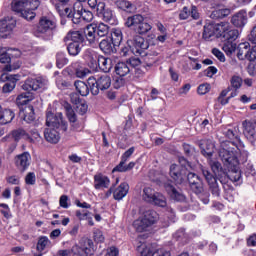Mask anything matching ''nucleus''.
Instances as JSON below:
<instances>
[{
    "label": "nucleus",
    "mask_w": 256,
    "mask_h": 256,
    "mask_svg": "<svg viewBox=\"0 0 256 256\" xmlns=\"http://www.w3.org/2000/svg\"><path fill=\"white\" fill-rule=\"evenodd\" d=\"M74 86L77 93L82 97H87V95H89V86L85 82L77 80L75 81Z\"/></svg>",
    "instance_id": "a19ab883"
},
{
    "label": "nucleus",
    "mask_w": 256,
    "mask_h": 256,
    "mask_svg": "<svg viewBox=\"0 0 256 256\" xmlns=\"http://www.w3.org/2000/svg\"><path fill=\"white\" fill-rule=\"evenodd\" d=\"M15 165L20 171H27L31 165V154L24 152L15 158Z\"/></svg>",
    "instance_id": "a211bd4d"
},
{
    "label": "nucleus",
    "mask_w": 256,
    "mask_h": 256,
    "mask_svg": "<svg viewBox=\"0 0 256 256\" xmlns=\"http://www.w3.org/2000/svg\"><path fill=\"white\" fill-rule=\"evenodd\" d=\"M142 199L146 203H152V205H156L157 207H167V198L163 194L155 192L151 187H145L143 189Z\"/></svg>",
    "instance_id": "39448f33"
},
{
    "label": "nucleus",
    "mask_w": 256,
    "mask_h": 256,
    "mask_svg": "<svg viewBox=\"0 0 256 256\" xmlns=\"http://www.w3.org/2000/svg\"><path fill=\"white\" fill-rule=\"evenodd\" d=\"M109 35V27L105 23L96 25V37H106Z\"/></svg>",
    "instance_id": "09e8293b"
},
{
    "label": "nucleus",
    "mask_w": 256,
    "mask_h": 256,
    "mask_svg": "<svg viewBox=\"0 0 256 256\" xmlns=\"http://www.w3.org/2000/svg\"><path fill=\"white\" fill-rule=\"evenodd\" d=\"M97 24H89L84 28V37L88 41L89 45H95L98 43L99 38L97 37Z\"/></svg>",
    "instance_id": "f3484780"
},
{
    "label": "nucleus",
    "mask_w": 256,
    "mask_h": 256,
    "mask_svg": "<svg viewBox=\"0 0 256 256\" xmlns=\"http://www.w3.org/2000/svg\"><path fill=\"white\" fill-rule=\"evenodd\" d=\"M124 160H121L120 163L113 168L112 173H127V164Z\"/></svg>",
    "instance_id": "4d7b16f0"
},
{
    "label": "nucleus",
    "mask_w": 256,
    "mask_h": 256,
    "mask_svg": "<svg viewBox=\"0 0 256 256\" xmlns=\"http://www.w3.org/2000/svg\"><path fill=\"white\" fill-rule=\"evenodd\" d=\"M58 2L52 1V5H54V8L59 13V15H63V7L69 3V0H57Z\"/></svg>",
    "instance_id": "5fc2aeb1"
},
{
    "label": "nucleus",
    "mask_w": 256,
    "mask_h": 256,
    "mask_svg": "<svg viewBox=\"0 0 256 256\" xmlns=\"http://www.w3.org/2000/svg\"><path fill=\"white\" fill-rule=\"evenodd\" d=\"M111 41L113 47H119L121 45V41H123V32H121V29L114 28L111 30Z\"/></svg>",
    "instance_id": "4c0bfd02"
},
{
    "label": "nucleus",
    "mask_w": 256,
    "mask_h": 256,
    "mask_svg": "<svg viewBox=\"0 0 256 256\" xmlns=\"http://www.w3.org/2000/svg\"><path fill=\"white\" fill-rule=\"evenodd\" d=\"M99 47L103 53H112L113 52V42L109 41L108 39H103L99 43Z\"/></svg>",
    "instance_id": "8fccbe9b"
},
{
    "label": "nucleus",
    "mask_w": 256,
    "mask_h": 256,
    "mask_svg": "<svg viewBox=\"0 0 256 256\" xmlns=\"http://www.w3.org/2000/svg\"><path fill=\"white\" fill-rule=\"evenodd\" d=\"M244 137L250 142L255 143L256 141V121L245 120L242 122Z\"/></svg>",
    "instance_id": "9b49d317"
},
{
    "label": "nucleus",
    "mask_w": 256,
    "mask_h": 256,
    "mask_svg": "<svg viewBox=\"0 0 256 256\" xmlns=\"http://www.w3.org/2000/svg\"><path fill=\"white\" fill-rule=\"evenodd\" d=\"M47 87V80L42 77L28 78L22 85L23 91H39V89H45Z\"/></svg>",
    "instance_id": "1a4fd4ad"
},
{
    "label": "nucleus",
    "mask_w": 256,
    "mask_h": 256,
    "mask_svg": "<svg viewBox=\"0 0 256 256\" xmlns=\"http://www.w3.org/2000/svg\"><path fill=\"white\" fill-rule=\"evenodd\" d=\"M231 86L234 89H241V85H243V79L239 76H233L230 80Z\"/></svg>",
    "instance_id": "bf43d9fd"
},
{
    "label": "nucleus",
    "mask_w": 256,
    "mask_h": 256,
    "mask_svg": "<svg viewBox=\"0 0 256 256\" xmlns=\"http://www.w3.org/2000/svg\"><path fill=\"white\" fill-rule=\"evenodd\" d=\"M215 31H217V28H215V24L208 23L204 25V31H203V39L205 41H209L213 35H215Z\"/></svg>",
    "instance_id": "79ce46f5"
},
{
    "label": "nucleus",
    "mask_w": 256,
    "mask_h": 256,
    "mask_svg": "<svg viewBox=\"0 0 256 256\" xmlns=\"http://www.w3.org/2000/svg\"><path fill=\"white\" fill-rule=\"evenodd\" d=\"M127 45L133 55H143L146 49H149V43L137 34L133 38H128Z\"/></svg>",
    "instance_id": "423d86ee"
},
{
    "label": "nucleus",
    "mask_w": 256,
    "mask_h": 256,
    "mask_svg": "<svg viewBox=\"0 0 256 256\" xmlns=\"http://www.w3.org/2000/svg\"><path fill=\"white\" fill-rule=\"evenodd\" d=\"M144 18L145 17L141 14H134L126 19L125 26L136 31V29L141 25V22L144 21Z\"/></svg>",
    "instance_id": "cd10ccee"
},
{
    "label": "nucleus",
    "mask_w": 256,
    "mask_h": 256,
    "mask_svg": "<svg viewBox=\"0 0 256 256\" xmlns=\"http://www.w3.org/2000/svg\"><path fill=\"white\" fill-rule=\"evenodd\" d=\"M151 29H153V26H151V24H149L145 20H142L140 25H138V27L136 28L135 31L139 35H145V34L149 33V31H151Z\"/></svg>",
    "instance_id": "49530a36"
},
{
    "label": "nucleus",
    "mask_w": 256,
    "mask_h": 256,
    "mask_svg": "<svg viewBox=\"0 0 256 256\" xmlns=\"http://www.w3.org/2000/svg\"><path fill=\"white\" fill-rule=\"evenodd\" d=\"M190 188L194 193H201L203 191V181L197 174L188 173L186 174Z\"/></svg>",
    "instance_id": "dca6fc26"
},
{
    "label": "nucleus",
    "mask_w": 256,
    "mask_h": 256,
    "mask_svg": "<svg viewBox=\"0 0 256 256\" xmlns=\"http://www.w3.org/2000/svg\"><path fill=\"white\" fill-rule=\"evenodd\" d=\"M198 94L199 95H207L209 91H211V85L209 84H201L198 86Z\"/></svg>",
    "instance_id": "e2e57ef3"
},
{
    "label": "nucleus",
    "mask_w": 256,
    "mask_h": 256,
    "mask_svg": "<svg viewBox=\"0 0 256 256\" xmlns=\"http://www.w3.org/2000/svg\"><path fill=\"white\" fill-rule=\"evenodd\" d=\"M88 5L90 9H93L96 13H101L102 9L105 7V2L101 0H88Z\"/></svg>",
    "instance_id": "de8ad7c7"
},
{
    "label": "nucleus",
    "mask_w": 256,
    "mask_h": 256,
    "mask_svg": "<svg viewBox=\"0 0 256 256\" xmlns=\"http://www.w3.org/2000/svg\"><path fill=\"white\" fill-rule=\"evenodd\" d=\"M20 15L27 21H32V19H35L36 14L33 12V10L26 8L23 12L20 13Z\"/></svg>",
    "instance_id": "13d9d810"
},
{
    "label": "nucleus",
    "mask_w": 256,
    "mask_h": 256,
    "mask_svg": "<svg viewBox=\"0 0 256 256\" xmlns=\"http://www.w3.org/2000/svg\"><path fill=\"white\" fill-rule=\"evenodd\" d=\"M246 59L248 61H255V59H256V46H253L252 48L249 49L248 55L246 56Z\"/></svg>",
    "instance_id": "338daca9"
},
{
    "label": "nucleus",
    "mask_w": 256,
    "mask_h": 256,
    "mask_svg": "<svg viewBox=\"0 0 256 256\" xmlns=\"http://www.w3.org/2000/svg\"><path fill=\"white\" fill-rule=\"evenodd\" d=\"M71 253L78 256H88L89 254L83 249L80 244H75L71 249Z\"/></svg>",
    "instance_id": "6e6d98bb"
},
{
    "label": "nucleus",
    "mask_w": 256,
    "mask_h": 256,
    "mask_svg": "<svg viewBox=\"0 0 256 256\" xmlns=\"http://www.w3.org/2000/svg\"><path fill=\"white\" fill-rule=\"evenodd\" d=\"M44 137L48 143H59V139H61L59 132L55 128H47L44 131Z\"/></svg>",
    "instance_id": "2f4dec72"
},
{
    "label": "nucleus",
    "mask_w": 256,
    "mask_h": 256,
    "mask_svg": "<svg viewBox=\"0 0 256 256\" xmlns=\"http://www.w3.org/2000/svg\"><path fill=\"white\" fill-rule=\"evenodd\" d=\"M11 57L5 49H0V63H9Z\"/></svg>",
    "instance_id": "69168bd1"
},
{
    "label": "nucleus",
    "mask_w": 256,
    "mask_h": 256,
    "mask_svg": "<svg viewBox=\"0 0 256 256\" xmlns=\"http://www.w3.org/2000/svg\"><path fill=\"white\" fill-rule=\"evenodd\" d=\"M24 121H26L27 123L35 121V110L33 109V106H28L25 108Z\"/></svg>",
    "instance_id": "603ef678"
},
{
    "label": "nucleus",
    "mask_w": 256,
    "mask_h": 256,
    "mask_svg": "<svg viewBox=\"0 0 256 256\" xmlns=\"http://www.w3.org/2000/svg\"><path fill=\"white\" fill-rule=\"evenodd\" d=\"M64 109L66 111V115L70 123H73V124L77 123V114H75V110H73V107H71V104L69 103L64 104Z\"/></svg>",
    "instance_id": "a18cd8bd"
},
{
    "label": "nucleus",
    "mask_w": 256,
    "mask_h": 256,
    "mask_svg": "<svg viewBox=\"0 0 256 256\" xmlns=\"http://www.w3.org/2000/svg\"><path fill=\"white\" fill-rule=\"evenodd\" d=\"M67 63H69V60L65 57L64 53H58L56 55V65L58 69H63Z\"/></svg>",
    "instance_id": "864d4df0"
},
{
    "label": "nucleus",
    "mask_w": 256,
    "mask_h": 256,
    "mask_svg": "<svg viewBox=\"0 0 256 256\" xmlns=\"http://www.w3.org/2000/svg\"><path fill=\"white\" fill-rule=\"evenodd\" d=\"M59 205L62 207V209H69L71 207V202H69V196L62 195L59 199Z\"/></svg>",
    "instance_id": "052dcab7"
},
{
    "label": "nucleus",
    "mask_w": 256,
    "mask_h": 256,
    "mask_svg": "<svg viewBox=\"0 0 256 256\" xmlns=\"http://www.w3.org/2000/svg\"><path fill=\"white\" fill-rule=\"evenodd\" d=\"M76 217L79 219V221H88V225L93 227L95 223L93 222V216L91 215V212L85 211V210H77L76 211Z\"/></svg>",
    "instance_id": "58836bf2"
},
{
    "label": "nucleus",
    "mask_w": 256,
    "mask_h": 256,
    "mask_svg": "<svg viewBox=\"0 0 256 256\" xmlns=\"http://www.w3.org/2000/svg\"><path fill=\"white\" fill-rule=\"evenodd\" d=\"M49 247H51V240L47 236L39 237L36 245L37 252L33 253V256H43V251L49 249Z\"/></svg>",
    "instance_id": "5701e85b"
},
{
    "label": "nucleus",
    "mask_w": 256,
    "mask_h": 256,
    "mask_svg": "<svg viewBox=\"0 0 256 256\" xmlns=\"http://www.w3.org/2000/svg\"><path fill=\"white\" fill-rule=\"evenodd\" d=\"M27 5H29V2H27V0H14L12 2V11L21 14L25 10Z\"/></svg>",
    "instance_id": "37998d69"
},
{
    "label": "nucleus",
    "mask_w": 256,
    "mask_h": 256,
    "mask_svg": "<svg viewBox=\"0 0 256 256\" xmlns=\"http://www.w3.org/2000/svg\"><path fill=\"white\" fill-rule=\"evenodd\" d=\"M115 6L117 9H120V11H125L126 13H133V11H135V6L128 0H117Z\"/></svg>",
    "instance_id": "f704fd0d"
},
{
    "label": "nucleus",
    "mask_w": 256,
    "mask_h": 256,
    "mask_svg": "<svg viewBox=\"0 0 256 256\" xmlns=\"http://www.w3.org/2000/svg\"><path fill=\"white\" fill-rule=\"evenodd\" d=\"M209 165L220 183H226L227 179H229V175H227V172L223 170L221 164L218 161L209 160Z\"/></svg>",
    "instance_id": "2eb2a0df"
},
{
    "label": "nucleus",
    "mask_w": 256,
    "mask_h": 256,
    "mask_svg": "<svg viewBox=\"0 0 256 256\" xmlns=\"http://www.w3.org/2000/svg\"><path fill=\"white\" fill-rule=\"evenodd\" d=\"M250 47H251V44L249 42L240 43L238 45L237 57L238 59H240V61L247 59V55L249 54Z\"/></svg>",
    "instance_id": "c9c22d12"
},
{
    "label": "nucleus",
    "mask_w": 256,
    "mask_h": 256,
    "mask_svg": "<svg viewBox=\"0 0 256 256\" xmlns=\"http://www.w3.org/2000/svg\"><path fill=\"white\" fill-rule=\"evenodd\" d=\"M199 147L204 157L207 159H211V157H213V153H215V143H213L211 140L200 141Z\"/></svg>",
    "instance_id": "412c9836"
},
{
    "label": "nucleus",
    "mask_w": 256,
    "mask_h": 256,
    "mask_svg": "<svg viewBox=\"0 0 256 256\" xmlns=\"http://www.w3.org/2000/svg\"><path fill=\"white\" fill-rule=\"evenodd\" d=\"M46 125L47 127H53L54 129H61L62 131H67V122L63 120V113L61 112H58L56 114H53L52 112H47Z\"/></svg>",
    "instance_id": "0eeeda50"
},
{
    "label": "nucleus",
    "mask_w": 256,
    "mask_h": 256,
    "mask_svg": "<svg viewBox=\"0 0 256 256\" xmlns=\"http://www.w3.org/2000/svg\"><path fill=\"white\" fill-rule=\"evenodd\" d=\"M15 27H17V21L13 18H4L3 20H0V36L7 37V35H11Z\"/></svg>",
    "instance_id": "ddd939ff"
},
{
    "label": "nucleus",
    "mask_w": 256,
    "mask_h": 256,
    "mask_svg": "<svg viewBox=\"0 0 256 256\" xmlns=\"http://www.w3.org/2000/svg\"><path fill=\"white\" fill-rule=\"evenodd\" d=\"M152 256H171V252H169L163 248H160V249L155 250L152 253Z\"/></svg>",
    "instance_id": "774afa93"
},
{
    "label": "nucleus",
    "mask_w": 256,
    "mask_h": 256,
    "mask_svg": "<svg viewBox=\"0 0 256 256\" xmlns=\"http://www.w3.org/2000/svg\"><path fill=\"white\" fill-rule=\"evenodd\" d=\"M82 21H86L87 23H90V21H93V12L89 10H82Z\"/></svg>",
    "instance_id": "0e129e2a"
},
{
    "label": "nucleus",
    "mask_w": 256,
    "mask_h": 256,
    "mask_svg": "<svg viewBox=\"0 0 256 256\" xmlns=\"http://www.w3.org/2000/svg\"><path fill=\"white\" fill-rule=\"evenodd\" d=\"M83 5L81 3H75L73 8H65L64 13L74 25H79L82 19Z\"/></svg>",
    "instance_id": "9d476101"
},
{
    "label": "nucleus",
    "mask_w": 256,
    "mask_h": 256,
    "mask_svg": "<svg viewBox=\"0 0 256 256\" xmlns=\"http://www.w3.org/2000/svg\"><path fill=\"white\" fill-rule=\"evenodd\" d=\"M115 73L116 75H119V77H125L126 75H129V73H131V68L129 67V64H127V62H119L115 66Z\"/></svg>",
    "instance_id": "e433bc0d"
},
{
    "label": "nucleus",
    "mask_w": 256,
    "mask_h": 256,
    "mask_svg": "<svg viewBox=\"0 0 256 256\" xmlns=\"http://www.w3.org/2000/svg\"><path fill=\"white\" fill-rule=\"evenodd\" d=\"M219 157L228 171L231 181L237 183L241 181V170L239 169L240 163H246L247 152L241 151L239 147L235 146L233 142L223 143L219 150Z\"/></svg>",
    "instance_id": "f257e3e1"
},
{
    "label": "nucleus",
    "mask_w": 256,
    "mask_h": 256,
    "mask_svg": "<svg viewBox=\"0 0 256 256\" xmlns=\"http://www.w3.org/2000/svg\"><path fill=\"white\" fill-rule=\"evenodd\" d=\"M231 23L234 27H245V25H247V11L240 10L234 14L231 18Z\"/></svg>",
    "instance_id": "393cba45"
},
{
    "label": "nucleus",
    "mask_w": 256,
    "mask_h": 256,
    "mask_svg": "<svg viewBox=\"0 0 256 256\" xmlns=\"http://www.w3.org/2000/svg\"><path fill=\"white\" fill-rule=\"evenodd\" d=\"M109 193H113V197L116 201H121V199L127 197V193H129V184L127 182H123L116 189L111 187L109 189Z\"/></svg>",
    "instance_id": "aec40b11"
},
{
    "label": "nucleus",
    "mask_w": 256,
    "mask_h": 256,
    "mask_svg": "<svg viewBox=\"0 0 256 256\" xmlns=\"http://www.w3.org/2000/svg\"><path fill=\"white\" fill-rule=\"evenodd\" d=\"M82 249L89 255L91 253V247H93V240L89 238H82L79 243Z\"/></svg>",
    "instance_id": "3c124183"
},
{
    "label": "nucleus",
    "mask_w": 256,
    "mask_h": 256,
    "mask_svg": "<svg viewBox=\"0 0 256 256\" xmlns=\"http://www.w3.org/2000/svg\"><path fill=\"white\" fill-rule=\"evenodd\" d=\"M111 183L109 177L103 174H97L94 176V187L95 189H107Z\"/></svg>",
    "instance_id": "c85d7f7f"
},
{
    "label": "nucleus",
    "mask_w": 256,
    "mask_h": 256,
    "mask_svg": "<svg viewBox=\"0 0 256 256\" xmlns=\"http://www.w3.org/2000/svg\"><path fill=\"white\" fill-rule=\"evenodd\" d=\"M229 15H231V9L218 8L212 11L210 17L211 19H223L224 17H229Z\"/></svg>",
    "instance_id": "ea45409f"
},
{
    "label": "nucleus",
    "mask_w": 256,
    "mask_h": 256,
    "mask_svg": "<svg viewBox=\"0 0 256 256\" xmlns=\"http://www.w3.org/2000/svg\"><path fill=\"white\" fill-rule=\"evenodd\" d=\"M92 95H97L99 91H107L111 87V76L105 74L102 76H90L87 80Z\"/></svg>",
    "instance_id": "7ed1b4c3"
},
{
    "label": "nucleus",
    "mask_w": 256,
    "mask_h": 256,
    "mask_svg": "<svg viewBox=\"0 0 256 256\" xmlns=\"http://www.w3.org/2000/svg\"><path fill=\"white\" fill-rule=\"evenodd\" d=\"M138 253H140L141 256H153V253H155V250L153 249V244L143 242L137 247Z\"/></svg>",
    "instance_id": "72a5a7b5"
},
{
    "label": "nucleus",
    "mask_w": 256,
    "mask_h": 256,
    "mask_svg": "<svg viewBox=\"0 0 256 256\" xmlns=\"http://www.w3.org/2000/svg\"><path fill=\"white\" fill-rule=\"evenodd\" d=\"M33 99H35V96L33 95V93L27 91L17 96L16 104L18 105V107H21L23 105H27L29 101H33Z\"/></svg>",
    "instance_id": "473e14b6"
},
{
    "label": "nucleus",
    "mask_w": 256,
    "mask_h": 256,
    "mask_svg": "<svg viewBox=\"0 0 256 256\" xmlns=\"http://www.w3.org/2000/svg\"><path fill=\"white\" fill-rule=\"evenodd\" d=\"M15 119V112L11 109L0 108V125H7Z\"/></svg>",
    "instance_id": "7c9ffc66"
},
{
    "label": "nucleus",
    "mask_w": 256,
    "mask_h": 256,
    "mask_svg": "<svg viewBox=\"0 0 256 256\" xmlns=\"http://www.w3.org/2000/svg\"><path fill=\"white\" fill-rule=\"evenodd\" d=\"M201 171L211 189L212 195H215V197H219L221 190H219V184H217V178H215L213 174H211V172H209V170L205 167H202Z\"/></svg>",
    "instance_id": "f8f14e48"
},
{
    "label": "nucleus",
    "mask_w": 256,
    "mask_h": 256,
    "mask_svg": "<svg viewBox=\"0 0 256 256\" xmlns=\"http://www.w3.org/2000/svg\"><path fill=\"white\" fill-rule=\"evenodd\" d=\"M37 178L35 177L34 172H29L25 177L26 185H35Z\"/></svg>",
    "instance_id": "680f3d73"
},
{
    "label": "nucleus",
    "mask_w": 256,
    "mask_h": 256,
    "mask_svg": "<svg viewBox=\"0 0 256 256\" xmlns=\"http://www.w3.org/2000/svg\"><path fill=\"white\" fill-rule=\"evenodd\" d=\"M223 27L224 28H223L222 37L224 41L235 42L236 39L239 37V30L231 29V27L227 23Z\"/></svg>",
    "instance_id": "a878e982"
},
{
    "label": "nucleus",
    "mask_w": 256,
    "mask_h": 256,
    "mask_svg": "<svg viewBox=\"0 0 256 256\" xmlns=\"http://www.w3.org/2000/svg\"><path fill=\"white\" fill-rule=\"evenodd\" d=\"M159 219V214L157 212L150 210L145 213V215L141 218H138L134 221L133 227L136 229L138 233H143V231H147L151 225L157 223Z\"/></svg>",
    "instance_id": "20e7f679"
},
{
    "label": "nucleus",
    "mask_w": 256,
    "mask_h": 256,
    "mask_svg": "<svg viewBox=\"0 0 256 256\" xmlns=\"http://www.w3.org/2000/svg\"><path fill=\"white\" fill-rule=\"evenodd\" d=\"M164 187L169 197H171L174 201H185V195H183L181 191L174 188L171 183H166Z\"/></svg>",
    "instance_id": "bb28decb"
},
{
    "label": "nucleus",
    "mask_w": 256,
    "mask_h": 256,
    "mask_svg": "<svg viewBox=\"0 0 256 256\" xmlns=\"http://www.w3.org/2000/svg\"><path fill=\"white\" fill-rule=\"evenodd\" d=\"M65 43L71 41L67 44V51L72 57H77L83 49V35L79 31L69 32L65 38Z\"/></svg>",
    "instance_id": "f03ea898"
},
{
    "label": "nucleus",
    "mask_w": 256,
    "mask_h": 256,
    "mask_svg": "<svg viewBox=\"0 0 256 256\" xmlns=\"http://www.w3.org/2000/svg\"><path fill=\"white\" fill-rule=\"evenodd\" d=\"M97 65L103 73H109L111 69H113V60L111 58H107L105 56H99Z\"/></svg>",
    "instance_id": "c756f323"
},
{
    "label": "nucleus",
    "mask_w": 256,
    "mask_h": 256,
    "mask_svg": "<svg viewBox=\"0 0 256 256\" xmlns=\"http://www.w3.org/2000/svg\"><path fill=\"white\" fill-rule=\"evenodd\" d=\"M222 49L226 55H233L237 49V44L233 41L224 40Z\"/></svg>",
    "instance_id": "c03bdc74"
},
{
    "label": "nucleus",
    "mask_w": 256,
    "mask_h": 256,
    "mask_svg": "<svg viewBox=\"0 0 256 256\" xmlns=\"http://www.w3.org/2000/svg\"><path fill=\"white\" fill-rule=\"evenodd\" d=\"M0 81L5 82V81H10L6 84H4L2 91L3 93H11V91H13V89H15L16 85H17V81H19V79L17 78V75H9L7 73H3L0 76Z\"/></svg>",
    "instance_id": "4468645a"
},
{
    "label": "nucleus",
    "mask_w": 256,
    "mask_h": 256,
    "mask_svg": "<svg viewBox=\"0 0 256 256\" xmlns=\"http://www.w3.org/2000/svg\"><path fill=\"white\" fill-rule=\"evenodd\" d=\"M98 17L102 18L105 23H109L110 25H117V18L115 14H113V10L106 7L104 3V8L102 11L97 12Z\"/></svg>",
    "instance_id": "4be33fe9"
},
{
    "label": "nucleus",
    "mask_w": 256,
    "mask_h": 256,
    "mask_svg": "<svg viewBox=\"0 0 256 256\" xmlns=\"http://www.w3.org/2000/svg\"><path fill=\"white\" fill-rule=\"evenodd\" d=\"M82 57L90 69H95L97 67L99 57H97V53H95V51L87 49L84 51Z\"/></svg>",
    "instance_id": "b1692460"
},
{
    "label": "nucleus",
    "mask_w": 256,
    "mask_h": 256,
    "mask_svg": "<svg viewBox=\"0 0 256 256\" xmlns=\"http://www.w3.org/2000/svg\"><path fill=\"white\" fill-rule=\"evenodd\" d=\"M170 177L181 185L187 179V166H184L183 164H172L170 166Z\"/></svg>",
    "instance_id": "6e6552de"
},
{
    "label": "nucleus",
    "mask_w": 256,
    "mask_h": 256,
    "mask_svg": "<svg viewBox=\"0 0 256 256\" xmlns=\"http://www.w3.org/2000/svg\"><path fill=\"white\" fill-rule=\"evenodd\" d=\"M56 26L57 24L55 23V21L51 20L48 17H42L39 21L37 31L38 33L42 34L49 33L50 31H53Z\"/></svg>",
    "instance_id": "6ab92c4d"
}]
</instances>
